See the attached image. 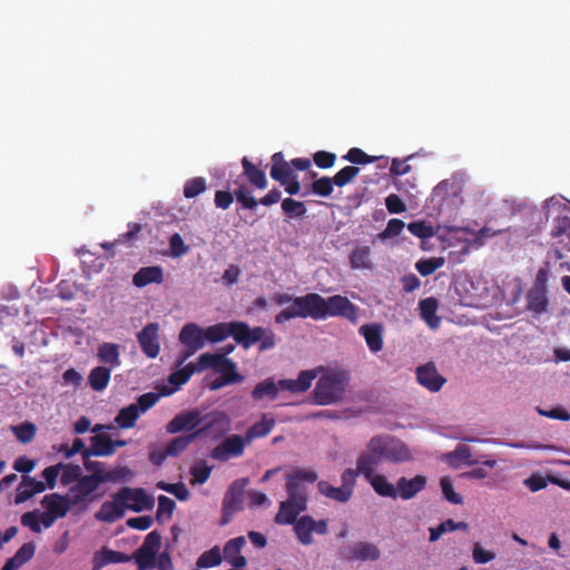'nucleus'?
Instances as JSON below:
<instances>
[{
	"label": "nucleus",
	"instance_id": "1",
	"mask_svg": "<svg viewBox=\"0 0 570 570\" xmlns=\"http://www.w3.org/2000/svg\"><path fill=\"white\" fill-rule=\"evenodd\" d=\"M334 316H341L355 323L357 321V308L347 297L342 295L324 298L317 293H308L304 296H296L289 306L276 314L275 323L283 324L296 317L325 320Z\"/></svg>",
	"mask_w": 570,
	"mask_h": 570
},
{
	"label": "nucleus",
	"instance_id": "2",
	"mask_svg": "<svg viewBox=\"0 0 570 570\" xmlns=\"http://www.w3.org/2000/svg\"><path fill=\"white\" fill-rule=\"evenodd\" d=\"M206 341L218 343L232 336L233 340L247 350L254 344L259 343V351L272 350L276 345L275 334L271 328L255 326L249 327L246 322L234 321L228 323H217L205 330Z\"/></svg>",
	"mask_w": 570,
	"mask_h": 570
},
{
	"label": "nucleus",
	"instance_id": "3",
	"mask_svg": "<svg viewBox=\"0 0 570 570\" xmlns=\"http://www.w3.org/2000/svg\"><path fill=\"white\" fill-rule=\"evenodd\" d=\"M351 380L348 371L333 368L326 371L316 382L314 399L320 405H331L344 399L346 387Z\"/></svg>",
	"mask_w": 570,
	"mask_h": 570
},
{
	"label": "nucleus",
	"instance_id": "4",
	"mask_svg": "<svg viewBox=\"0 0 570 570\" xmlns=\"http://www.w3.org/2000/svg\"><path fill=\"white\" fill-rule=\"evenodd\" d=\"M98 488L99 483L95 475H83L69 488L66 495L72 508H76L78 513H82L88 510L91 502L100 498V494H95Z\"/></svg>",
	"mask_w": 570,
	"mask_h": 570
},
{
	"label": "nucleus",
	"instance_id": "5",
	"mask_svg": "<svg viewBox=\"0 0 570 570\" xmlns=\"http://www.w3.org/2000/svg\"><path fill=\"white\" fill-rule=\"evenodd\" d=\"M269 175L272 179L279 183L285 191L291 196L301 191V184L297 175L294 173L291 161H286L282 151L272 156V166Z\"/></svg>",
	"mask_w": 570,
	"mask_h": 570
},
{
	"label": "nucleus",
	"instance_id": "6",
	"mask_svg": "<svg viewBox=\"0 0 570 570\" xmlns=\"http://www.w3.org/2000/svg\"><path fill=\"white\" fill-rule=\"evenodd\" d=\"M230 417L223 411H212L203 414V422L194 432L197 439L216 441L230 430Z\"/></svg>",
	"mask_w": 570,
	"mask_h": 570
},
{
	"label": "nucleus",
	"instance_id": "7",
	"mask_svg": "<svg viewBox=\"0 0 570 570\" xmlns=\"http://www.w3.org/2000/svg\"><path fill=\"white\" fill-rule=\"evenodd\" d=\"M317 480V473L312 470L296 469L287 475V499L307 507L306 484H313Z\"/></svg>",
	"mask_w": 570,
	"mask_h": 570
},
{
	"label": "nucleus",
	"instance_id": "8",
	"mask_svg": "<svg viewBox=\"0 0 570 570\" xmlns=\"http://www.w3.org/2000/svg\"><path fill=\"white\" fill-rule=\"evenodd\" d=\"M199 365L203 371L215 370L223 380L230 384L243 381V376L237 373L236 363L223 354L203 353L199 355Z\"/></svg>",
	"mask_w": 570,
	"mask_h": 570
},
{
	"label": "nucleus",
	"instance_id": "9",
	"mask_svg": "<svg viewBox=\"0 0 570 570\" xmlns=\"http://www.w3.org/2000/svg\"><path fill=\"white\" fill-rule=\"evenodd\" d=\"M179 342L187 348L177 360V366H181L185 361L196 351L203 348L206 344L205 330L196 323H187L179 333Z\"/></svg>",
	"mask_w": 570,
	"mask_h": 570
},
{
	"label": "nucleus",
	"instance_id": "10",
	"mask_svg": "<svg viewBox=\"0 0 570 570\" xmlns=\"http://www.w3.org/2000/svg\"><path fill=\"white\" fill-rule=\"evenodd\" d=\"M247 483V479H238L228 488L223 500V515L220 524H227L230 521L232 515L243 509L244 492Z\"/></svg>",
	"mask_w": 570,
	"mask_h": 570
},
{
	"label": "nucleus",
	"instance_id": "11",
	"mask_svg": "<svg viewBox=\"0 0 570 570\" xmlns=\"http://www.w3.org/2000/svg\"><path fill=\"white\" fill-rule=\"evenodd\" d=\"M383 461L384 458L381 451L380 440L373 436L366 444L365 451L358 455L356 466L358 468V472L367 479L375 475L376 468Z\"/></svg>",
	"mask_w": 570,
	"mask_h": 570
},
{
	"label": "nucleus",
	"instance_id": "12",
	"mask_svg": "<svg viewBox=\"0 0 570 570\" xmlns=\"http://www.w3.org/2000/svg\"><path fill=\"white\" fill-rule=\"evenodd\" d=\"M294 532L299 543L311 546L314 542L313 532L324 535L328 532L326 520H314L311 515H302L293 524Z\"/></svg>",
	"mask_w": 570,
	"mask_h": 570
},
{
	"label": "nucleus",
	"instance_id": "13",
	"mask_svg": "<svg viewBox=\"0 0 570 570\" xmlns=\"http://www.w3.org/2000/svg\"><path fill=\"white\" fill-rule=\"evenodd\" d=\"M234 197L240 204L242 208L255 210L258 206L257 199L250 194L247 187L240 186L234 193L217 190L215 193V205L217 208L227 209L233 204Z\"/></svg>",
	"mask_w": 570,
	"mask_h": 570
},
{
	"label": "nucleus",
	"instance_id": "14",
	"mask_svg": "<svg viewBox=\"0 0 570 570\" xmlns=\"http://www.w3.org/2000/svg\"><path fill=\"white\" fill-rule=\"evenodd\" d=\"M161 544V535L158 531L149 532L142 544L135 552V560L139 569L153 568L156 564V554Z\"/></svg>",
	"mask_w": 570,
	"mask_h": 570
},
{
	"label": "nucleus",
	"instance_id": "15",
	"mask_svg": "<svg viewBox=\"0 0 570 570\" xmlns=\"http://www.w3.org/2000/svg\"><path fill=\"white\" fill-rule=\"evenodd\" d=\"M247 444L248 443L245 436H242L239 434H232L224 439L222 443L216 445L212 450L210 455L213 459L217 461L225 462L232 458L242 456Z\"/></svg>",
	"mask_w": 570,
	"mask_h": 570
},
{
	"label": "nucleus",
	"instance_id": "16",
	"mask_svg": "<svg viewBox=\"0 0 570 570\" xmlns=\"http://www.w3.org/2000/svg\"><path fill=\"white\" fill-rule=\"evenodd\" d=\"M203 422V413L198 409L183 411L176 414L166 425V432L177 434L181 431L194 432Z\"/></svg>",
	"mask_w": 570,
	"mask_h": 570
},
{
	"label": "nucleus",
	"instance_id": "17",
	"mask_svg": "<svg viewBox=\"0 0 570 570\" xmlns=\"http://www.w3.org/2000/svg\"><path fill=\"white\" fill-rule=\"evenodd\" d=\"M118 498L121 499L126 509L135 512L151 510L154 507V500L147 495L142 488H121L118 491Z\"/></svg>",
	"mask_w": 570,
	"mask_h": 570
},
{
	"label": "nucleus",
	"instance_id": "18",
	"mask_svg": "<svg viewBox=\"0 0 570 570\" xmlns=\"http://www.w3.org/2000/svg\"><path fill=\"white\" fill-rule=\"evenodd\" d=\"M417 383L430 392L436 393L446 383V379L441 375L433 362L419 365L415 370Z\"/></svg>",
	"mask_w": 570,
	"mask_h": 570
},
{
	"label": "nucleus",
	"instance_id": "19",
	"mask_svg": "<svg viewBox=\"0 0 570 570\" xmlns=\"http://www.w3.org/2000/svg\"><path fill=\"white\" fill-rule=\"evenodd\" d=\"M551 236L554 239V255L558 259L563 258V252H570V218L558 216L553 222Z\"/></svg>",
	"mask_w": 570,
	"mask_h": 570
},
{
	"label": "nucleus",
	"instance_id": "20",
	"mask_svg": "<svg viewBox=\"0 0 570 570\" xmlns=\"http://www.w3.org/2000/svg\"><path fill=\"white\" fill-rule=\"evenodd\" d=\"M379 438L381 451L384 460L394 463L406 462L412 459L409 448L401 441L390 436L376 435Z\"/></svg>",
	"mask_w": 570,
	"mask_h": 570
},
{
	"label": "nucleus",
	"instance_id": "21",
	"mask_svg": "<svg viewBox=\"0 0 570 570\" xmlns=\"http://www.w3.org/2000/svg\"><path fill=\"white\" fill-rule=\"evenodd\" d=\"M137 341L142 353L147 357H157L160 352L158 323L153 322L144 326L142 330L137 334Z\"/></svg>",
	"mask_w": 570,
	"mask_h": 570
},
{
	"label": "nucleus",
	"instance_id": "22",
	"mask_svg": "<svg viewBox=\"0 0 570 570\" xmlns=\"http://www.w3.org/2000/svg\"><path fill=\"white\" fill-rule=\"evenodd\" d=\"M126 508L118 498V492L112 495L111 501L101 504L99 511L95 514L96 519L101 522L112 523L125 515Z\"/></svg>",
	"mask_w": 570,
	"mask_h": 570
},
{
	"label": "nucleus",
	"instance_id": "23",
	"mask_svg": "<svg viewBox=\"0 0 570 570\" xmlns=\"http://www.w3.org/2000/svg\"><path fill=\"white\" fill-rule=\"evenodd\" d=\"M380 557L381 551L376 544L361 541L352 546L344 558L347 561H376Z\"/></svg>",
	"mask_w": 570,
	"mask_h": 570
},
{
	"label": "nucleus",
	"instance_id": "24",
	"mask_svg": "<svg viewBox=\"0 0 570 570\" xmlns=\"http://www.w3.org/2000/svg\"><path fill=\"white\" fill-rule=\"evenodd\" d=\"M426 482V478L420 474L412 479L401 476L396 482L397 495L402 500H411L425 488Z\"/></svg>",
	"mask_w": 570,
	"mask_h": 570
},
{
	"label": "nucleus",
	"instance_id": "25",
	"mask_svg": "<svg viewBox=\"0 0 570 570\" xmlns=\"http://www.w3.org/2000/svg\"><path fill=\"white\" fill-rule=\"evenodd\" d=\"M41 505L57 519L65 518L72 505L67 495L50 493L43 497Z\"/></svg>",
	"mask_w": 570,
	"mask_h": 570
},
{
	"label": "nucleus",
	"instance_id": "26",
	"mask_svg": "<svg viewBox=\"0 0 570 570\" xmlns=\"http://www.w3.org/2000/svg\"><path fill=\"white\" fill-rule=\"evenodd\" d=\"M358 332L372 353L376 354L383 350V326L380 323L364 324Z\"/></svg>",
	"mask_w": 570,
	"mask_h": 570
},
{
	"label": "nucleus",
	"instance_id": "27",
	"mask_svg": "<svg viewBox=\"0 0 570 570\" xmlns=\"http://www.w3.org/2000/svg\"><path fill=\"white\" fill-rule=\"evenodd\" d=\"M246 540L243 535L230 539L224 546V558L234 568H244L247 560L240 554L242 549L245 547Z\"/></svg>",
	"mask_w": 570,
	"mask_h": 570
},
{
	"label": "nucleus",
	"instance_id": "28",
	"mask_svg": "<svg viewBox=\"0 0 570 570\" xmlns=\"http://www.w3.org/2000/svg\"><path fill=\"white\" fill-rule=\"evenodd\" d=\"M307 509L306 505L286 499L279 504V510L275 515L277 524H294L298 520L299 513Z\"/></svg>",
	"mask_w": 570,
	"mask_h": 570
},
{
	"label": "nucleus",
	"instance_id": "29",
	"mask_svg": "<svg viewBox=\"0 0 570 570\" xmlns=\"http://www.w3.org/2000/svg\"><path fill=\"white\" fill-rule=\"evenodd\" d=\"M314 379L315 374L313 372L302 371L296 380H279L277 382L278 392L289 391L292 393H303L311 387Z\"/></svg>",
	"mask_w": 570,
	"mask_h": 570
},
{
	"label": "nucleus",
	"instance_id": "30",
	"mask_svg": "<svg viewBox=\"0 0 570 570\" xmlns=\"http://www.w3.org/2000/svg\"><path fill=\"white\" fill-rule=\"evenodd\" d=\"M164 282V271L160 266L141 267L135 273L132 284L136 287H145L149 284H161Z\"/></svg>",
	"mask_w": 570,
	"mask_h": 570
},
{
	"label": "nucleus",
	"instance_id": "31",
	"mask_svg": "<svg viewBox=\"0 0 570 570\" xmlns=\"http://www.w3.org/2000/svg\"><path fill=\"white\" fill-rule=\"evenodd\" d=\"M275 425H276V420L272 415L264 413V414H262L261 421L250 425L247 429L244 436H245L247 443L250 444L256 439H262V438L267 436L273 431Z\"/></svg>",
	"mask_w": 570,
	"mask_h": 570
},
{
	"label": "nucleus",
	"instance_id": "32",
	"mask_svg": "<svg viewBox=\"0 0 570 570\" xmlns=\"http://www.w3.org/2000/svg\"><path fill=\"white\" fill-rule=\"evenodd\" d=\"M36 552V544L33 542H26L23 543L17 552L13 554V557L9 558L6 563L3 564L1 570H18L20 569L24 563L30 561Z\"/></svg>",
	"mask_w": 570,
	"mask_h": 570
},
{
	"label": "nucleus",
	"instance_id": "33",
	"mask_svg": "<svg viewBox=\"0 0 570 570\" xmlns=\"http://www.w3.org/2000/svg\"><path fill=\"white\" fill-rule=\"evenodd\" d=\"M243 175L248 183L257 188L265 189L268 185L265 171L254 165L247 157L242 158Z\"/></svg>",
	"mask_w": 570,
	"mask_h": 570
},
{
	"label": "nucleus",
	"instance_id": "34",
	"mask_svg": "<svg viewBox=\"0 0 570 570\" xmlns=\"http://www.w3.org/2000/svg\"><path fill=\"white\" fill-rule=\"evenodd\" d=\"M46 490V484L42 481H38L30 476H22V482L18 488V492L14 498L16 503H22L37 493H41Z\"/></svg>",
	"mask_w": 570,
	"mask_h": 570
},
{
	"label": "nucleus",
	"instance_id": "35",
	"mask_svg": "<svg viewBox=\"0 0 570 570\" xmlns=\"http://www.w3.org/2000/svg\"><path fill=\"white\" fill-rule=\"evenodd\" d=\"M548 291L530 288L527 294V308L535 315H541L548 312L549 299Z\"/></svg>",
	"mask_w": 570,
	"mask_h": 570
},
{
	"label": "nucleus",
	"instance_id": "36",
	"mask_svg": "<svg viewBox=\"0 0 570 570\" xmlns=\"http://www.w3.org/2000/svg\"><path fill=\"white\" fill-rule=\"evenodd\" d=\"M111 438L106 433L95 434L90 438V448L86 449L95 456H110L114 454Z\"/></svg>",
	"mask_w": 570,
	"mask_h": 570
},
{
	"label": "nucleus",
	"instance_id": "37",
	"mask_svg": "<svg viewBox=\"0 0 570 570\" xmlns=\"http://www.w3.org/2000/svg\"><path fill=\"white\" fill-rule=\"evenodd\" d=\"M450 466L456 469L461 463L466 465H473L478 463V460L472 459L471 449L466 445H458L452 452L444 455Z\"/></svg>",
	"mask_w": 570,
	"mask_h": 570
},
{
	"label": "nucleus",
	"instance_id": "38",
	"mask_svg": "<svg viewBox=\"0 0 570 570\" xmlns=\"http://www.w3.org/2000/svg\"><path fill=\"white\" fill-rule=\"evenodd\" d=\"M366 480L380 497L391 499L397 498L396 485H393L391 482H389L385 475L375 474L373 476L367 478Z\"/></svg>",
	"mask_w": 570,
	"mask_h": 570
},
{
	"label": "nucleus",
	"instance_id": "39",
	"mask_svg": "<svg viewBox=\"0 0 570 570\" xmlns=\"http://www.w3.org/2000/svg\"><path fill=\"white\" fill-rule=\"evenodd\" d=\"M421 317L426 322V324L436 328L440 325V317L436 315L438 311V301L434 297H428L419 303Z\"/></svg>",
	"mask_w": 570,
	"mask_h": 570
},
{
	"label": "nucleus",
	"instance_id": "40",
	"mask_svg": "<svg viewBox=\"0 0 570 570\" xmlns=\"http://www.w3.org/2000/svg\"><path fill=\"white\" fill-rule=\"evenodd\" d=\"M110 376V368L105 366H96L89 373L88 383L94 391L100 392L108 386Z\"/></svg>",
	"mask_w": 570,
	"mask_h": 570
},
{
	"label": "nucleus",
	"instance_id": "41",
	"mask_svg": "<svg viewBox=\"0 0 570 570\" xmlns=\"http://www.w3.org/2000/svg\"><path fill=\"white\" fill-rule=\"evenodd\" d=\"M141 229V224L129 223L128 232L120 234L114 242L102 243L101 247L106 250H109L120 244L132 245L138 239V235L140 234Z\"/></svg>",
	"mask_w": 570,
	"mask_h": 570
},
{
	"label": "nucleus",
	"instance_id": "42",
	"mask_svg": "<svg viewBox=\"0 0 570 570\" xmlns=\"http://www.w3.org/2000/svg\"><path fill=\"white\" fill-rule=\"evenodd\" d=\"M97 356L100 362L109 364L111 367H118L121 364L119 345L115 343H102L98 347Z\"/></svg>",
	"mask_w": 570,
	"mask_h": 570
},
{
	"label": "nucleus",
	"instance_id": "43",
	"mask_svg": "<svg viewBox=\"0 0 570 570\" xmlns=\"http://www.w3.org/2000/svg\"><path fill=\"white\" fill-rule=\"evenodd\" d=\"M277 395L278 386L277 383H275V381L272 377L257 383L254 390L252 391V397L255 401H261L266 397L269 400H275Z\"/></svg>",
	"mask_w": 570,
	"mask_h": 570
},
{
	"label": "nucleus",
	"instance_id": "44",
	"mask_svg": "<svg viewBox=\"0 0 570 570\" xmlns=\"http://www.w3.org/2000/svg\"><path fill=\"white\" fill-rule=\"evenodd\" d=\"M139 415L140 411L138 406L136 404H130L119 410L115 417V422L120 429H130L135 426Z\"/></svg>",
	"mask_w": 570,
	"mask_h": 570
},
{
	"label": "nucleus",
	"instance_id": "45",
	"mask_svg": "<svg viewBox=\"0 0 570 570\" xmlns=\"http://www.w3.org/2000/svg\"><path fill=\"white\" fill-rule=\"evenodd\" d=\"M350 265L353 269H367L372 267L370 246H358L350 254Z\"/></svg>",
	"mask_w": 570,
	"mask_h": 570
},
{
	"label": "nucleus",
	"instance_id": "46",
	"mask_svg": "<svg viewBox=\"0 0 570 570\" xmlns=\"http://www.w3.org/2000/svg\"><path fill=\"white\" fill-rule=\"evenodd\" d=\"M317 487L322 494H324L326 498H330L337 502H342V503L347 502L352 497L348 488H343V487L336 488L326 481L318 482Z\"/></svg>",
	"mask_w": 570,
	"mask_h": 570
},
{
	"label": "nucleus",
	"instance_id": "47",
	"mask_svg": "<svg viewBox=\"0 0 570 570\" xmlns=\"http://www.w3.org/2000/svg\"><path fill=\"white\" fill-rule=\"evenodd\" d=\"M196 372H203L199 365V357L196 363H188L186 366L173 372L168 377V382L173 385L180 386L187 383Z\"/></svg>",
	"mask_w": 570,
	"mask_h": 570
},
{
	"label": "nucleus",
	"instance_id": "48",
	"mask_svg": "<svg viewBox=\"0 0 570 570\" xmlns=\"http://www.w3.org/2000/svg\"><path fill=\"white\" fill-rule=\"evenodd\" d=\"M195 440H197V436L195 432L178 435L174 439H171L168 444L166 445L167 454L170 456H178L180 453H183Z\"/></svg>",
	"mask_w": 570,
	"mask_h": 570
},
{
	"label": "nucleus",
	"instance_id": "49",
	"mask_svg": "<svg viewBox=\"0 0 570 570\" xmlns=\"http://www.w3.org/2000/svg\"><path fill=\"white\" fill-rule=\"evenodd\" d=\"M223 557L218 546H215L210 550L203 552L197 559L196 566L198 569L213 568L222 563Z\"/></svg>",
	"mask_w": 570,
	"mask_h": 570
},
{
	"label": "nucleus",
	"instance_id": "50",
	"mask_svg": "<svg viewBox=\"0 0 570 570\" xmlns=\"http://www.w3.org/2000/svg\"><path fill=\"white\" fill-rule=\"evenodd\" d=\"M99 556V561L97 562V568H102L110 563H122L129 560V557L122 552L114 551L108 548H102L100 552L97 553Z\"/></svg>",
	"mask_w": 570,
	"mask_h": 570
},
{
	"label": "nucleus",
	"instance_id": "51",
	"mask_svg": "<svg viewBox=\"0 0 570 570\" xmlns=\"http://www.w3.org/2000/svg\"><path fill=\"white\" fill-rule=\"evenodd\" d=\"M282 209L284 214L289 218H302L305 216L307 210L303 202L291 197L283 199Z\"/></svg>",
	"mask_w": 570,
	"mask_h": 570
},
{
	"label": "nucleus",
	"instance_id": "52",
	"mask_svg": "<svg viewBox=\"0 0 570 570\" xmlns=\"http://www.w3.org/2000/svg\"><path fill=\"white\" fill-rule=\"evenodd\" d=\"M156 487L160 490H164L173 495H175L180 501H186L189 499L190 493L189 490L183 482L178 483H167L165 481L157 482Z\"/></svg>",
	"mask_w": 570,
	"mask_h": 570
},
{
	"label": "nucleus",
	"instance_id": "53",
	"mask_svg": "<svg viewBox=\"0 0 570 570\" xmlns=\"http://www.w3.org/2000/svg\"><path fill=\"white\" fill-rule=\"evenodd\" d=\"M443 265V257H431L426 259H420L419 262H416L415 268L421 276L425 277L432 275L436 269H439Z\"/></svg>",
	"mask_w": 570,
	"mask_h": 570
},
{
	"label": "nucleus",
	"instance_id": "54",
	"mask_svg": "<svg viewBox=\"0 0 570 570\" xmlns=\"http://www.w3.org/2000/svg\"><path fill=\"white\" fill-rule=\"evenodd\" d=\"M343 158L352 164L355 165H366L375 163L376 160L381 159L382 157L379 156H370L366 153H364L362 149L357 147L351 148L346 155L343 156Z\"/></svg>",
	"mask_w": 570,
	"mask_h": 570
},
{
	"label": "nucleus",
	"instance_id": "55",
	"mask_svg": "<svg viewBox=\"0 0 570 570\" xmlns=\"http://www.w3.org/2000/svg\"><path fill=\"white\" fill-rule=\"evenodd\" d=\"M129 474L130 470L126 466H121L111 470H104V473L96 474L95 476L100 485L105 482H118L125 480Z\"/></svg>",
	"mask_w": 570,
	"mask_h": 570
},
{
	"label": "nucleus",
	"instance_id": "56",
	"mask_svg": "<svg viewBox=\"0 0 570 570\" xmlns=\"http://www.w3.org/2000/svg\"><path fill=\"white\" fill-rule=\"evenodd\" d=\"M334 180L331 177L323 176L321 178L314 179L311 185V190L313 194L321 197H328L332 195L334 189Z\"/></svg>",
	"mask_w": 570,
	"mask_h": 570
},
{
	"label": "nucleus",
	"instance_id": "57",
	"mask_svg": "<svg viewBox=\"0 0 570 570\" xmlns=\"http://www.w3.org/2000/svg\"><path fill=\"white\" fill-rule=\"evenodd\" d=\"M12 432L14 433L18 441L21 443H29L35 439L37 428L33 423L24 422L12 426Z\"/></svg>",
	"mask_w": 570,
	"mask_h": 570
},
{
	"label": "nucleus",
	"instance_id": "58",
	"mask_svg": "<svg viewBox=\"0 0 570 570\" xmlns=\"http://www.w3.org/2000/svg\"><path fill=\"white\" fill-rule=\"evenodd\" d=\"M360 173V168L356 166H345L338 170L334 177V184L338 187L346 186L350 184Z\"/></svg>",
	"mask_w": 570,
	"mask_h": 570
},
{
	"label": "nucleus",
	"instance_id": "59",
	"mask_svg": "<svg viewBox=\"0 0 570 570\" xmlns=\"http://www.w3.org/2000/svg\"><path fill=\"white\" fill-rule=\"evenodd\" d=\"M407 229L412 235H414L421 239H426V238H431L432 236H434L433 227L430 224H426L424 220H417V222L410 223L407 225Z\"/></svg>",
	"mask_w": 570,
	"mask_h": 570
},
{
	"label": "nucleus",
	"instance_id": "60",
	"mask_svg": "<svg viewBox=\"0 0 570 570\" xmlns=\"http://www.w3.org/2000/svg\"><path fill=\"white\" fill-rule=\"evenodd\" d=\"M61 483L63 485H69L73 482H78L79 479H81L83 475H81V468L77 464H63L61 466Z\"/></svg>",
	"mask_w": 570,
	"mask_h": 570
},
{
	"label": "nucleus",
	"instance_id": "61",
	"mask_svg": "<svg viewBox=\"0 0 570 570\" xmlns=\"http://www.w3.org/2000/svg\"><path fill=\"white\" fill-rule=\"evenodd\" d=\"M206 181L203 177H195L189 179L184 186V196L186 198H194L205 191Z\"/></svg>",
	"mask_w": 570,
	"mask_h": 570
},
{
	"label": "nucleus",
	"instance_id": "62",
	"mask_svg": "<svg viewBox=\"0 0 570 570\" xmlns=\"http://www.w3.org/2000/svg\"><path fill=\"white\" fill-rule=\"evenodd\" d=\"M495 552L485 550L480 542H475L472 548V559L476 564H485L495 559Z\"/></svg>",
	"mask_w": 570,
	"mask_h": 570
},
{
	"label": "nucleus",
	"instance_id": "63",
	"mask_svg": "<svg viewBox=\"0 0 570 570\" xmlns=\"http://www.w3.org/2000/svg\"><path fill=\"white\" fill-rule=\"evenodd\" d=\"M440 485L444 498L449 502L453 504H461L463 502L462 497L454 491L452 481L449 476H442Z\"/></svg>",
	"mask_w": 570,
	"mask_h": 570
},
{
	"label": "nucleus",
	"instance_id": "64",
	"mask_svg": "<svg viewBox=\"0 0 570 570\" xmlns=\"http://www.w3.org/2000/svg\"><path fill=\"white\" fill-rule=\"evenodd\" d=\"M175 507H176V503L173 499H170L166 495H159L156 519L160 520L163 515H166L168 519H170Z\"/></svg>",
	"mask_w": 570,
	"mask_h": 570
}]
</instances>
